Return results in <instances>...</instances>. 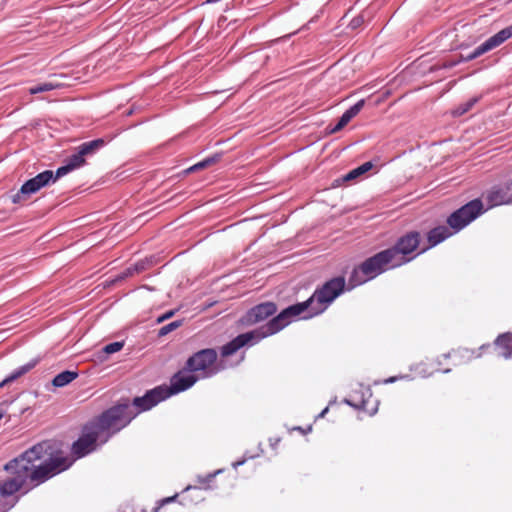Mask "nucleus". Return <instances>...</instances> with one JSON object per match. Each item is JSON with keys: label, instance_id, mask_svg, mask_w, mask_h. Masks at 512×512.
Masks as SVG:
<instances>
[{"label": "nucleus", "instance_id": "nucleus-33", "mask_svg": "<svg viewBox=\"0 0 512 512\" xmlns=\"http://www.w3.org/2000/svg\"><path fill=\"white\" fill-rule=\"evenodd\" d=\"M493 36L496 38L498 44L501 45L506 40H508L509 38L512 37V24L510 26L500 30L499 32H497Z\"/></svg>", "mask_w": 512, "mask_h": 512}, {"label": "nucleus", "instance_id": "nucleus-52", "mask_svg": "<svg viewBox=\"0 0 512 512\" xmlns=\"http://www.w3.org/2000/svg\"><path fill=\"white\" fill-rule=\"evenodd\" d=\"M10 382H6V377L0 382V388L4 387L5 385L9 384Z\"/></svg>", "mask_w": 512, "mask_h": 512}, {"label": "nucleus", "instance_id": "nucleus-56", "mask_svg": "<svg viewBox=\"0 0 512 512\" xmlns=\"http://www.w3.org/2000/svg\"><path fill=\"white\" fill-rule=\"evenodd\" d=\"M450 371H451V369H444V370H442V373L446 374V373H449Z\"/></svg>", "mask_w": 512, "mask_h": 512}, {"label": "nucleus", "instance_id": "nucleus-42", "mask_svg": "<svg viewBox=\"0 0 512 512\" xmlns=\"http://www.w3.org/2000/svg\"><path fill=\"white\" fill-rule=\"evenodd\" d=\"M177 497H178V494H175V495L170 496V497H166V498L160 500L159 504H160V506H164V505H166L168 503H172V502H174L176 500Z\"/></svg>", "mask_w": 512, "mask_h": 512}, {"label": "nucleus", "instance_id": "nucleus-26", "mask_svg": "<svg viewBox=\"0 0 512 512\" xmlns=\"http://www.w3.org/2000/svg\"><path fill=\"white\" fill-rule=\"evenodd\" d=\"M222 157L221 153H216L212 156L206 157L205 159L199 161L198 163L194 164L190 168L187 169V172H194L200 169L207 168L215 163H217Z\"/></svg>", "mask_w": 512, "mask_h": 512}, {"label": "nucleus", "instance_id": "nucleus-18", "mask_svg": "<svg viewBox=\"0 0 512 512\" xmlns=\"http://www.w3.org/2000/svg\"><path fill=\"white\" fill-rule=\"evenodd\" d=\"M40 189V186L34 178L28 179L22 184L19 191L11 196V201L14 204H19L32 194L37 193Z\"/></svg>", "mask_w": 512, "mask_h": 512}, {"label": "nucleus", "instance_id": "nucleus-51", "mask_svg": "<svg viewBox=\"0 0 512 512\" xmlns=\"http://www.w3.org/2000/svg\"><path fill=\"white\" fill-rule=\"evenodd\" d=\"M133 112H134L133 108H129V109H127V110L125 111V115H126V116H130V115H132V114H133Z\"/></svg>", "mask_w": 512, "mask_h": 512}, {"label": "nucleus", "instance_id": "nucleus-28", "mask_svg": "<svg viewBox=\"0 0 512 512\" xmlns=\"http://www.w3.org/2000/svg\"><path fill=\"white\" fill-rule=\"evenodd\" d=\"M480 97H473L464 103L459 104L452 112L453 116L460 117L470 111L472 107L479 101Z\"/></svg>", "mask_w": 512, "mask_h": 512}, {"label": "nucleus", "instance_id": "nucleus-59", "mask_svg": "<svg viewBox=\"0 0 512 512\" xmlns=\"http://www.w3.org/2000/svg\"><path fill=\"white\" fill-rule=\"evenodd\" d=\"M449 356H450V354H449V353H448V354H444V355H443V357H445V358H448Z\"/></svg>", "mask_w": 512, "mask_h": 512}, {"label": "nucleus", "instance_id": "nucleus-41", "mask_svg": "<svg viewBox=\"0 0 512 512\" xmlns=\"http://www.w3.org/2000/svg\"><path fill=\"white\" fill-rule=\"evenodd\" d=\"M363 17L361 16H358V17H354L351 22H350V27L355 29L357 27H359L362 23H363Z\"/></svg>", "mask_w": 512, "mask_h": 512}, {"label": "nucleus", "instance_id": "nucleus-44", "mask_svg": "<svg viewBox=\"0 0 512 512\" xmlns=\"http://www.w3.org/2000/svg\"><path fill=\"white\" fill-rule=\"evenodd\" d=\"M474 59H476V57L473 55V51L470 52L469 54L465 55V56L461 55V61H463V62H469V61H472Z\"/></svg>", "mask_w": 512, "mask_h": 512}, {"label": "nucleus", "instance_id": "nucleus-5", "mask_svg": "<svg viewBox=\"0 0 512 512\" xmlns=\"http://www.w3.org/2000/svg\"><path fill=\"white\" fill-rule=\"evenodd\" d=\"M395 258H392L388 249L382 250L375 255L367 258L351 273L350 281L353 286L361 285L387 270L397 268Z\"/></svg>", "mask_w": 512, "mask_h": 512}, {"label": "nucleus", "instance_id": "nucleus-3", "mask_svg": "<svg viewBox=\"0 0 512 512\" xmlns=\"http://www.w3.org/2000/svg\"><path fill=\"white\" fill-rule=\"evenodd\" d=\"M324 312V308L314 307L312 299L298 302L284 308L280 313L260 326L266 337L274 335L289 325L294 319H310Z\"/></svg>", "mask_w": 512, "mask_h": 512}, {"label": "nucleus", "instance_id": "nucleus-23", "mask_svg": "<svg viewBox=\"0 0 512 512\" xmlns=\"http://www.w3.org/2000/svg\"><path fill=\"white\" fill-rule=\"evenodd\" d=\"M372 167H373V163L371 161L365 162V163L361 164L360 166L349 171L346 175H344L342 178V181L349 182V181L355 180L358 177H360L361 175H364L369 170H371Z\"/></svg>", "mask_w": 512, "mask_h": 512}, {"label": "nucleus", "instance_id": "nucleus-43", "mask_svg": "<svg viewBox=\"0 0 512 512\" xmlns=\"http://www.w3.org/2000/svg\"><path fill=\"white\" fill-rule=\"evenodd\" d=\"M504 184L506 186V190L508 191V194L510 196L509 199L512 204V179L507 182H504Z\"/></svg>", "mask_w": 512, "mask_h": 512}, {"label": "nucleus", "instance_id": "nucleus-17", "mask_svg": "<svg viewBox=\"0 0 512 512\" xmlns=\"http://www.w3.org/2000/svg\"><path fill=\"white\" fill-rule=\"evenodd\" d=\"M40 189V186L34 178L28 179L22 184L19 191L11 196V201L14 204H19L32 194L37 193Z\"/></svg>", "mask_w": 512, "mask_h": 512}, {"label": "nucleus", "instance_id": "nucleus-25", "mask_svg": "<svg viewBox=\"0 0 512 512\" xmlns=\"http://www.w3.org/2000/svg\"><path fill=\"white\" fill-rule=\"evenodd\" d=\"M498 46H499V44H498L496 38L494 36H491L473 50V55L476 58H478L479 56L483 55L484 53H486Z\"/></svg>", "mask_w": 512, "mask_h": 512}, {"label": "nucleus", "instance_id": "nucleus-50", "mask_svg": "<svg viewBox=\"0 0 512 512\" xmlns=\"http://www.w3.org/2000/svg\"><path fill=\"white\" fill-rule=\"evenodd\" d=\"M191 489H194V490H197L198 488L196 486H187L184 490H183V493L191 490Z\"/></svg>", "mask_w": 512, "mask_h": 512}, {"label": "nucleus", "instance_id": "nucleus-30", "mask_svg": "<svg viewBox=\"0 0 512 512\" xmlns=\"http://www.w3.org/2000/svg\"><path fill=\"white\" fill-rule=\"evenodd\" d=\"M33 178L38 183L41 189L55 183L52 177V170H45L37 174Z\"/></svg>", "mask_w": 512, "mask_h": 512}, {"label": "nucleus", "instance_id": "nucleus-24", "mask_svg": "<svg viewBox=\"0 0 512 512\" xmlns=\"http://www.w3.org/2000/svg\"><path fill=\"white\" fill-rule=\"evenodd\" d=\"M124 347V341H115L105 345L101 351L98 352V359L100 361H105L107 355L116 353L120 351Z\"/></svg>", "mask_w": 512, "mask_h": 512}, {"label": "nucleus", "instance_id": "nucleus-49", "mask_svg": "<svg viewBox=\"0 0 512 512\" xmlns=\"http://www.w3.org/2000/svg\"><path fill=\"white\" fill-rule=\"evenodd\" d=\"M279 441H280V439H279V438L275 439V441H273L272 439H270V445H271V447H273V448H274V447L279 443Z\"/></svg>", "mask_w": 512, "mask_h": 512}, {"label": "nucleus", "instance_id": "nucleus-8", "mask_svg": "<svg viewBox=\"0 0 512 512\" xmlns=\"http://www.w3.org/2000/svg\"><path fill=\"white\" fill-rule=\"evenodd\" d=\"M345 286L346 282L343 276L334 277L317 288L309 299H312L314 307L324 308L325 311L345 291Z\"/></svg>", "mask_w": 512, "mask_h": 512}, {"label": "nucleus", "instance_id": "nucleus-22", "mask_svg": "<svg viewBox=\"0 0 512 512\" xmlns=\"http://www.w3.org/2000/svg\"><path fill=\"white\" fill-rule=\"evenodd\" d=\"M106 141L103 138L94 139L88 142L82 143L78 148L82 154L86 157L95 154L98 150L103 148Z\"/></svg>", "mask_w": 512, "mask_h": 512}, {"label": "nucleus", "instance_id": "nucleus-21", "mask_svg": "<svg viewBox=\"0 0 512 512\" xmlns=\"http://www.w3.org/2000/svg\"><path fill=\"white\" fill-rule=\"evenodd\" d=\"M495 344L503 349L501 356L505 359L512 358V333H504L499 335Z\"/></svg>", "mask_w": 512, "mask_h": 512}, {"label": "nucleus", "instance_id": "nucleus-48", "mask_svg": "<svg viewBox=\"0 0 512 512\" xmlns=\"http://www.w3.org/2000/svg\"><path fill=\"white\" fill-rule=\"evenodd\" d=\"M296 430H299L303 433H307V432H310L312 430V426H309L307 429H302L301 427H296L295 428Z\"/></svg>", "mask_w": 512, "mask_h": 512}, {"label": "nucleus", "instance_id": "nucleus-13", "mask_svg": "<svg viewBox=\"0 0 512 512\" xmlns=\"http://www.w3.org/2000/svg\"><path fill=\"white\" fill-rule=\"evenodd\" d=\"M365 100L360 99L354 105L349 107L338 119L337 123L334 126L328 125L327 132L329 134H334L341 131L364 107Z\"/></svg>", "mask_w": 512, "mask_h": 512}, {"label": "nucleus", "instance_id": "nucleus-32", "mask_svg": "<svg viewBox=\"0 0 512 512\" xmlns=\"http://www.w3.org/2000/svg\"><path fill=\"white\" fill-rule=\"evenodd\" d=\"M182 325V321L181 320H175L173 322H170L164 326H162L159 330H158V336L159 337H163V336H166L168 335L169 333H171L172 331L176 330L177 328H179L180 326Z\"/></svg>", "mask_w": 512, "mask_h": 512}, {"label": "nucleus", "instance_id": "nucleus-45", "mask_svg": "<svg viewBox=\"0 0 512 512\" xmlns=\"http://www.w3.org/2000/svg\"><path fill=\"white\" fill-rule=\"evenodd\" d=\"M335 401H336L335 399H334V400H332V401H330V402H329V405H328L327 407H325V408H324V409H323V410L318 414V416H317L316 418L318 419V418H322V417H324V416L327 414V412L329 411V406H330V405H332L333 403H335Z\"/></svg>", "mask_w": 512, "mask_h": 512}, {"label": "nucleus", "instance_id": "nucleus-58", "mask_svg": "<svg viewBox=\"0 0 512 512\" xmlns=\"http://www.w3.org/2000/svg\"><path fill=\"white\" fill-rule=\"evenodd\" d=\"M4 416V413L2 411H0V420L3 418Z\"/></svg>", "mask_w": 512, "mask_h": 512}, {"label": "nucleus", "instance_id": "nucleus-1", "mask_svg": "<svg viewBox=\"0 0 512 512\" xmlns=\"http://www.w3.org/2000/svg\"><path fill=\"white\" fill-rule=\"evenodd\" d=\"M73 460L63 455L61 442L44 440L33 445L18 457L5 464L4 469L12 475L0 485V496H13L29 480L34 486L44 483L67 470Z\"/></svg>", "mask_w": 512, "mask_h": 512}, {"label": "nucleus", "instance_id": "nucleus-39", "mask_svg": "<svg viewBox=\"0 0 512 512\" xmlns=\"http://www.w3.org/2000/svg\"><path fill=\"white\" fill-rule=\"evenodd\" d=\"M254 456H243L242 459L238 460V461H235L232 463V467L234 469H237L238 467L244 465L246 463L247 460L249 459H253Z\"/></svg>", "mask_w": 512, "mask_h": 512}, {"label": "nucleus", "instance_id": "nucleus-57", "mask_svg": "<svg viewBox=\"0 0 512 512\" xmlns=\"http://www.w3.org/2000/svg\"><path fill=\"white\" fill-rule=\"evenodd\" d=\"M349 283L351 284V287H349V290H352V288H354L355 286H353V282H351L350 280H349Z\"/></svg>", "mask_w": 512, "mask_h": 512}, {"label": "nucleus", "instance_id": "nucleus-15", "mask_svg": "<svg viewBox=\"0 0 512 512\" xmlns=\"http://www.w3.org/2000/svg\"><path fill=\"white\" fill-rule=\"evenodd\" d=\"M372 397V390L369 386L359 384V390H355L351 398H345L343 402L357 410H364L367 401Z\"/></svg>", "mask_w": 512, "mask_h": 512}, {"label": "nucleus", "instance_id": "nucleus-16", "mask_svg": "<svg viewBox=\"0 0 512 512\" xmlns=\"http://www.w3.org/2000/svg\"><path fill=\"white\" fill-rule=\"evenodd\" d=\"M450 229L451 228L449 227V225L448 226L440 225V226H437V227L431 229L427 233V241H428L429 245L427 247L423 248L420 251V253L425 252L429 248L435 247L436 245L440 244L441 242H443L444 240L449 238L453 234L450 231Z\"/></svg>", "mask_w": 512, "mask_h": 512}, {"label": "nucleus", "instance_id": "nucleus-19", "mask_svg": "<svg viewBox=\"0 0 512 512\" xmlns=\"http://www.w3.org/2000/svg\"><path fill=\"white\" fill-rule=\"evenodd\" d=\"M39 362H40V357H35V358L31 359L29 362L18 367L10 375H8L6 377V382H14L15 380L24 376L25 374L30 372L32 369H34L38 365Z\"/></svg>", "mask_w": 512, "mask_h": 512}, {"label": "nucleus", "instance_id": "nucleus-4", "mask_svg": "<svg viewBox=\"0 0 512 512\" xmlns=\"http://www.w3.org/2000/svg\"><path fill=\"white\" fill-rule=\"evenodd\" d=\"M168 398L165 394L163 386H157L153 389L146 391L143 396L135 397L132 402L127 398L120 399L115 405L110 408H118V414L124 419H127V426L130 422L141 412L148 411L156 406L161 401Z\"/></svg>", "mask_w": 512, "mask_h": 512}, {"label": "nucleus", "instance_id": "nucleus-14", "mask_svg": "<svg viewBox=\"0 0 512 512\" xmlns=\"http://www.w3.org/2000/svg\"><path fill=\"white\" fill-rule=\"evenodd\" d=\"M509 197L504 183L492 186L485 194V199L490 207L511 204Z\"/></svg>", "mask_w": 512, "mask_h": 512}, {"label": "nucleus", "instance_id": "nucleus-40", "mask_svg": "<svg viewBox=\"0 0 512 512\" xmlns=\"http://www.w3.org/2000/svg\"><path fill=\"white\" fill-rule=\"evenodd\" d=\"M174 314H175L174 310H169V311L165 312L164 314H162L161 316H159L157 318V322L158 323L164 322L165 320L171 318Z\"/></svg>", "mask_w": 512, "mask_h": 512}, {"label": "nucleus", "instance_id": "nucleus-53", "mask_svg": "<svg viewBox=\"0 0 512 512\" xmlns=\"http://www.w3.org/2000/svg\"><path fill=\"white\" fill-rule=\"evenodd\" d=\"M17 502V498H15L10 504L9 506L6 508V510L10 509L11 507H13L15 505V503Z\"/></svg>", "mask_w": 512, "mask_h": 512}, {"label": "nucleus", "instance_id": "nucleus-7", "mask_svg": "<svg viewBox=\"0 0 512 512\" xmlns=\"http://www.w3.org/2000/svg\"><path fill=\"white\" fill-rule=\"evenodd\" d=\"M485 212L481 199H473L455 210L447 218V224L454 233L459 232Z\"/></svg>", "mask_w": 512, "mask_h": 512}, {"label": "nucleus", "instance_id": "nucleus-47", "mask_svg": "<svg viewBox=\"0 0 512 512\" xmlns=\"http://www.w3.org/2000/svg\"><path fill=\"white\" fill-rule=\"evenodd\" d=\"M463 352H465L466 354H469V355H468V358H469V359L474 358V351H470V350H468V349H465ZM477 357H480V354H477V355L475 356V358H477Z\"/></svg>", "mask_w": 512, "mask_h": 512}, {"label": "nucleus", "instance_id": "nucleus-27", "mask_svg": "<svg viewBox=\"0 0 512 512\" xmlns=\"http://www.w3.org/2000/svg\"><path fill=\"white\" fill-rule=\"evenodd\" d=\"M65 162L70 166L72 170L78 169L86 164L85 156L82 154L79 148L76 153L67 157Z\"/></svg>", "mask_w": 512, "mask_h": 512}, {"label": "nucleus", "instance_id": "nucleus-38", "mask_svg": "<svg viewBox=\"0 0 512 512\" xmlns=\"http://www.w3.org/2000/svg\"><path fill=\"white\" fill-rule=\"evenodd\" d=\"M400 379L411 380L412 378L410 377V375L392 376V377H389L387 379H384L382 383L390 384V383H394V382H396L397 380H400Z\"/></svg>", "mask_w": 512, "mask_h": 512}, {"label": "nucleus", "instance_id": "nucleus-46", "mask_svg": "<svg viewBox=\"0 0 512 512\" xmlns=\"http://www.w3.org/2000/svg\"><path fill=\"white\" fill-rule=\"evenodd\" d=\"M258 449H259V453L258 454H250L249 451H246L243 456H254V458L258 457L261 453H263V449H262V444L261 443H259Z\"/></svg>", "mask_w": 512, "mask_h": 512}, {"label": "nucleus", "instance_id": "nucleus-29", "mask_svg": "<svg viewBox=\"0 0 512 512\" xmlns=\"http://www.w3.org/2000/svg\"><path fill=\"white\" fill-rule=\"evenodd\" d=\"M157 262V258L155 256H149L142 260L137 261L134 264V271L137 273H142L148 269H150L152 266H154Z\"/></svg>", "mask_w": 512, "mask_h": 512}, {"label": "nucleus", "instance_id": "nucleus-6", "mask_svg": "<svg viewBox=\"0 0 512 512\" xmlns=\"http://www.w3.org/2000/svg\"><path fill=\"white\" fill-rule=\"evenodd\" d=\"M421 234L418 231H409L399 237L395 244L387 248L392 258H395V265L398 267L413 260L419 253L409 256L419 247Z\"/></svg>", "mask_w": 512, "mask_h": 512}, {"label": "nucleus", "instance_id": "nucleus-34", "mask_svg": "<svg viewBox=\"0 0 512 512\" xmlns=\"http://www.w3.org/2000/svg\"><path fill=\"white\" fill-rule=\"evenodd\" d=\"M410 370L415 371L418 374V376H420L422 378L430 377L433 374V372L428 371L427 366L424 363L412 365L410 367Z\"/></svg>", "mask_w": 512, "mask_h": 512}, {"label": "nucleus", "instance_id": "nucleus-31", "mask_svg": "<svg viewBox=\"0 0 512 512\" xmlns=\"http://www.w3.org/2000/svg\"><path fill=\"white\" fill-rule=\"evenodd\" d=\"M55 88H56V85H54L52 83H49V82H44V83H39V84H36L34 86H31L28 89V91H29L30 94L34 95V94L48 92V91H51V90H53Z\"/></svg>", "mask_w": 512, "mask_h": 512}, {"label": "nucleus", "instance_id": "nucleus-35", "mask_svg": "<svg viewBox=\"0 0 512 512\" xmlns=\"http://www.w3.org/2000/svg\"><path fill=\"white\" fill-rule=\"evenodd\" d=\"M73 170L70 168V166L64 161V164L57 168L55 172L52 171V177L54 182H56L59 178L67 175L68 173L72 172Z\"/></svg>", "mask_w": 512, "mask_h": 512}, {"label": "nucleus", "instance_id": "nucleus-2", "mask_svg": "<svg viewBox=\"0 0 512 512\" xmlns=\"http://www.w3.org/2000/svg\"><path fill=\"white\" fill-rule=\"evenodd\" d=\"M127 419L118 414L117 407L104 410L83 426L81 435L72 444L73 456L79 459L97 451L127 426Z\"/></svg>", "mask_w": 512, "mask_h": 512}, {"label": "nucleus", "instance_id": "nucleus-37", "mask_svg": "<svg viewBox=\"0 0 512 512\" xmlns=\"http://www.w3.org/2000/svg\"><path fill=\"white\" fill-rule=\"evenodd\" d=\"M134 274H138L136 271H134V264L127 267L121 274L117 276V280H124L128 277L133 276Z\"/></svg>", "mask_w": 512, "mask_h": 512}, {"label": "nucleus", "instance_id": "nucleus-36", "mask_svg": "<svg viewBox=\"0 0 512 512\" xmlns=\"http://www.w3.org/2000/svg\"><path fill=\"white\" fill-rule=\"evenodd\" d=\"M220 473H222V469H218V470H216L213 473L207 474L206 476H200L199 475L197 477V480H198V482L200 484H208V483H210L216 477V475H218Z\"/></svg>", "mask_w": 512, "mask_h": 512}, {"label": "nucleus", "instance_id": "nucleus-20", "mask_svg": "<svg viewBox=\"0 0 512 512\" xmlns=\"http://www.w3.org/2000/svg\"><path fill=\"white\" fill-rule=\"evenodd\" d=\"M78 372L74 370H64L57 374L52 379V385L55 388H62L70 384L72 381H74L78 377Z\"/></svg>", "mask_w": 512, "mask_h": 512}, {"label": "nucleus", "instance_id": "nucleus-12", "mask_svg": "<svg viewBox=\"0 0 512 512\" xmlns=\"http://www.w3.org/2000/svg\"><path fill=\"white\" fill-rule=\"evenodd\" d=\"M277 312V305L267 301L250 308L239 320L243 326H252L260 323Z\"/></svg>", "mask_w": 512, "mask_h": 512}, {"label": "nucleus", "instance_id": "nucleus-9", "mask_svg": "<svg viewBox=\"0 0 512 512\" xmlns=\"http://www.w3.org/2000/svg\"><path fill=\"white\" fill-rule=\"evenodd\" d=\"M217 360V352L213 348H205L191 355L185 365L190 371H202V378H210L218 373V369L213 365Z\"/></svg>", "mask_w": 512, "mask_h": 512}, {"label": "nucleus", "instance_id": "nucleus-11", "mask_svg": "<svg viewBox=\"0 0 512 512\" xmlns=\"http://www.w3.org/2000/svg\"><path fill=\"white\" fill-rule=\"evenodd\" d=\"M199 377L193 374L192 371L186 368L177 371L170 379V385H162L165 389V394H168V398L178 393L184 392L191 388Z\"/></svg>", "mask_w": 512, "mask_h": 512}, {"label": "nucleus", "instance_id": "nucleus-54", "mask_svg": "<svg viewBox=\"0 0 512 512\" xmlns=\"http://www.w3.org/2000/svg\"><path fill=\"white\" fill-rule=\"evenodd\" d=\"M161 507L162 506H160V504L158 503V506L155 507L152 512H158Z\"/></svg>", "mask_w": 512, "mask_h": 512}, {"label": "nucleus", "instance_id": "nucleus-55", "mask_svg": "<svg viewBox=\"0 0 512 512\" xmlns=\"http://www.w3.org/2000/svg\"><path fill=\"white\" fill-rule=\"evenodd\" d=\"M377 406L371 410L370 415H374L377 412Z\"/></svg>", "mask_w": 512, "mask_h": 512}, {"label": "nucleus", "instance_id": "nucleus-10", "mask_svg": "<svg viewBox=\"0 0 512 512\" xmlns=\"http://www.w3.org/2000/svg\"><path fill=\"white\" fill-rule=\"evenodd\" d=\"M264 338H266V336L260 327L245 333H241L221 347V356H231L242 347L253 346Z\"/></svg>", "mask_w": 512, "mask_h": 512}]
</instances>
